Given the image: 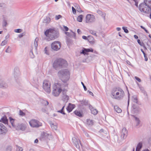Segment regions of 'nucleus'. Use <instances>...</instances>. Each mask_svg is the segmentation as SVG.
I'll return each instance as SVG.
<instances>
[{
	"label": "nucleus",
	"instance_id": "5",
	"mask_svg": "<svg viewBox=\"0 0 151 151\" xmlns=\"http://www.w3.org/2000/svg\"><path fill=\"white\" fill-rule=\"evenodd\" d=\"M53 67L57 70L66 67L67 65V61L64 60L60 58L55 60L53 63Z\"/></svg>",
	"mask_w": 151,
	"mask_h": 151
},
{
	"label": "nucleus",
	"instance_id": "7",
	"mask_svg": "<svg viewBox=\"0 0 151 151\" xmlns=\"http://www.w3.org/2000/svg\"><path fill=\"white\" fill-rule=\"evenodd\" d=\"M43 88L44 90L47 93L50 92V84L47 81H44L43 83Z\"/></svg>",
	"mask_w": 151,
	"mask_h": 151
},
{
	"label": "nucleus",
	"instance_id": "4",
	"mask_svg": "<svg viewBox=\"0 0 151 151\" xmlns=\"http://www.w3.org/2000/svg\"><path fill=\"white\" fill-rule=\"evenodd\" d=\"M58 75L63 83H67L70 78V74L69 71L66 69L62 70H60L58 73Z\"/></svg>",
	"mask_w": 151,
	"mask_h": 151
},
{
	"label": "nucleus",
	"instance_id": "20",
	"mask_svg": "<svg viewBox=\"0 0 151 151\" xmlns=\"http://www.w3.org/2000/svg\"><path fill=\"white\" fill-rule=\"evenodd\" d=\"M17 127L18 129H20L22 131L24 130L26 128V125L23 124H18Z\"/></svg>",
	"mask_w": 151,
	"mask_h": 151
},
{
	"label": "nucleus",
	"instance_id": "58",
	"mask_svg": "<svg viewBox=\"0 0 151 151\" xmlns=\"http://www.w3.org/2000/svg\"><path fill=\"white\" fill-rule=\"evenodd\" d=\"M44 51H45V53L47 54V55H48V53L47 51V47H45L44 50Z\"/></svg>",
	"mask_w": 151,
	"mask_h": 151
},
{
	"label": "nucleus",
	"instance_id": "42",
	"mask_svg": "<svg viewBox=\"0 0 151 151\" xmlns=\"http://www.w3.org/2000/svg\"><path fill=\"white\" fill-rule=\"evenodd\" d=\"M7 41L5 40H4L1 44V45L2 46H3L5 45L7 43Z\"/></svg>",
	"mask_w": 151,
	"mask_h": 151
},
{
	"label": "nucleus",
	"instance_id": "9",
	"mask_svg": "<svg viewBox=\"0 0 151 151\" xmlns=\"http://www.w3.org/2000/svg\"><path fill=\"white\" fill-rule=\"evenodd\" d=\"M61 47V43L59 41H55L51 44V48L55 51L59 50Z\"/></svg>",
	"mask_w": 151,
	"mask_h": 151
},
{
	"label": "nucleus",
	"instance_id": "14",
	"mask_svg": "<svg viewBox=\"0 0 151 151\" xmlns=\"http://www.w3.org/2000/svg\"><path fill=\"white\" fill-rule=\"evenodd\" d=\"M93 50L92 48L87 49L85 48H83L82 50L80 52V54H83L84 55H88V53L89 52H93Z\"/></svg>",
	"mask_w": 151,
	"mask_h": 151
},
{
	"label": "nucleus",
	"instance_id": "35",
	"mask_svg": "<svg viewBox=\"0 0 151 151\" xmlns=\"http://www.w3.org/2000/svg\"><path fill=\"white\" fill-rule=\"evenodd\" d=\"M141 51L142 52L144 55V58H145V61H147L148 60V58L147 57V55L144 51L142 49H141Z\"/></svg>",
	"mask_w": 151,
	"mask_h": 151
},
{
	"label": "nucleus",
	"instance_id": "36",
	"mask_svg": "<svg viewBox=\"0 0 151 151\" xmlns=\"http://www.w3.org/2000/svg\"><path fill=\"white\" fill-rule=\"evenodd\" d=\"M87 124L89 125H93V122L92 120L88 119L87 120Z\"/></svg>",
	"mask_w": 151,
	"mask_h": 151
},
{
	"label": "nucleus",
	"instance_id": "11",
	"mask_svg": "<svg viewBox=\"0 0 151 151\" xmlns=\"http://www.w3.org/2000/svg\"><path fill=\"white\" fill-rule=\"evenodd\" d=\"M7 131L6 127L3 124L0 123V135H4Z\"/></svg>",
	"mask_w": 151,
	"mask_h": 151
},
{
	"label": "nucleus",
	"instance_id": "64",
	"mask_svg": "<svg viewBox=\"0 0 151 151\" xmlns=\"http://www.w3.org/2000/svg\"><path fill=\"white\" fill-rule=\"evenodd\" d=\"M101 15L104 18V19H105V14L102 13V14Z\"/></svg>",
	"mask_w": 151,
	"mask_h": 151
},
{
	"label": "nucleus",
	"instance_id": "17",
	"mask_svg": "<svg viewBox=\"0 0 151 151\" xmlns=\"http://www.w3.org/2000/svg\"><path fill=\"white\" fill-rule=\"evenodd\" d=\"M7 84L3 80L0 79V88H6L8 87Z\"/></svg>",
	"mask_w": 151,
	"mask_h": 151
},
{
	"label": "nucleus",
	"instance_id": "27",
	"mask_svg": "<svg viewBox=\"0 0 151 151\" xmlns=\"http://www.w3.org/2000/svg\"><path fill=\"white\" fill-rule=\"evenodd\" d=\"M142 147V143L141 142H139L137 145L136 148V150L139 151L140 150Z\"/></svg>",
	"mask_w": 151,
	"mask_h": 151
},
{
	"label": "nucleus",
	"instance_id": "23",
	"mask_svg": "<svg viewBox=\"0 0 151 151\" xmlns=\"http://www.w3.org/2000/svg\"><path fill=\"white\" fill-rule=\"evenodd\" d=\"M87 40L91 44H93L94 43V39L91 36H89L88 37Z\"/></svg>",
	"mask_w": 151,
	"mask_h": 151
},
{
	"label": "nucleus",
	"instance_id": "63",
	"mask_svg": "<svg viewBox=\"0 0 151 151\" xmlns=\"http://www.w3.org/2000/svg\"><path fill=\"white\" fill-rule=\"evenodd\" d=\"M65 34L67 35V36H68L70 37L71 36L70 33L69 32H65Z\"/></svg>",
	"mask_w": 151,
	"mask_h": 151
},
{
	"label": "nucleus",
	"instance_id": "3",
	"mask_svg": "<svg viewBox=\"0 0 151 151\" xmlns=\"http://www.w3.org/2000/svg\"><path fill=\"white\" fill-rule=\"evenodd\" d=\"M46 36L45 39L47 41H50L57 38L58 36V32L53 29H49L45 32Z\"/></svg>",
	"mask_w": 151,
	"mask_h": 151
},
{
	"label": "nucleus",
	"instance_id": "56",
	"mask_svg": "<svg viewBox=\"0 0 151 151\" xmlns=\"http://www.w3.org/2000/svg\"><path fill=\"white\" fill-rule=\"evenodd\" d=\"M147 46H148V48L149 49V50H150V51L151 52V44L149 45L147 44Z\"/></svg>",
	"mask_w": 151,
	"mask_h": 151
},
{
	"label": "nucleus",
	"instance_id": "39",
	"mask_svg": "<svg viewBox=\"0 0 151 151\" xmlns=\"http://www.w3.org/2000/svg\"><path fill=\"white\" fill-rule=\"evenodd\" d=\"M50 21V19L49 17H47L46 19H45L43 22L45 23H48Z\"/></svg>",
	"mask_w": 151,
	"mask_h": 151
},
{
	"label": "nucleus",
	"instance_id": "25",
	"mask_svg": "<svg viewBox=\"0 0 151 151\" xmlns=\"http://www.w3.org/2000/svg\"><path fill=\"white\" fill-rule=\"evenodd\" d=\"M0 122H2L5 124H6L8 123V120L6 116H4L1 118Z\"/></svg>",
	"mask_w": 151,
	"mask_h": 151
},
{
	"label": "nucleus",
	"instance_id": "47",
	"mask_svg": "<svg viewBox=\"0 0 151 151\" xmlns=\"http://www.w3.org/2000/svg\"><path fill=\"white\" fill-rule=\"evenodd\" d=\"M41 110L43 112H45L47 114V109L46 107L42 108Z\"/></svg>",
	"mask_w": 151,
	"mask_h": 151
},
{
	"label": "nucleus",
	"instance_id": "43",
	"mask_svg": "<svg viewBox=\"0 0 151 151\" xmlns=\"http://www.w3.org/2000/svg\"><path fill=\"white\" fill-rule=\"evenodd\" d=\"M89 32L92 34L96 36V31L93 30H89Z\"/></svg>",
	"mask_w": 151,
	"mask_h": 151
},
{
	"label": "nucleus",
	"instance_id": "59",
	"mask_svg": "<svg viewBox=\"0 0 151 151\" xmlns=\"http://www.w3.org/2000/svg\"><path fill=\"white\" fill-rule=\"evenodd\" d=\"M63 27H64V28L65 31H67L69 29L67 27L64 26Z\"/></svg>",
	"mask_w": 151,
	"mask_h": 151
},
{
	"label": "nucleus",
	"instance_id": "61",
	"mask_svg": "<svg viewBox=\"0 0 151 151\" xmlns=\"http://www.w3.org/2000/svg\"><path fill=\"white\" fill-rule=\"evenodd\" d=\"M97 13L99 15H101L102 14V12L100 10L97 11Z\"/></svg>",
	"mask_w": 151,
	"mask_h": 151
},
{
	"label": "nucleus",
	"instance_id": "33",
	"mask_svg": "<svg viewBox=\"0 0 151 151\" xmlns=\"http://www.w3.org/2000/svg\"><path fill=\"white\" fill-rule=\"evenodd\" d=\"M114 109L116 112L117 113H120L122 112V110L117 106H115L114 107Z\"/></svg>",
	"mask_w": 151,
	"mask_h": 151
},
{
	"label": "nucleus",
	"instance_id": "48",
	"mask_svg": "<svg viewBox=\"0 0 151 151\" xmlns=\"http://www.w3.org/2000/svg\"><path fill=\"white\" fill-rule=\"evenodd\" d=\"M62 17V16L60 15H56L55 17V19L56 20H58Z\"/></svg>",
	"mask_w": 151,
	"mask_h": 151
},
{
	"label": "nucleus",
	"instance_id": "52",
	"mask_svg": "<svg viewBox=\"0 0 151 151\" xmlns=\"http://www.w3.org/2000/svg\"><path fill=\"white\" fill-rule=\"evenodd\" d=\"M140 27L141 28L144 29L147 33H149L148 31L142 26H141Z\"/></svg>",
	"mask_w": 151,
	"mask_h": 151
},
{
	"label": "nucleus",
	"instance_id": "55",
	"mask_svg": "<svg viewBox=\"0 0 151 151\" xmlns=\"http://www.w3.org/2000/svg\"><path fill=\"white\" fill-rule=\"evenodd\" d=\"M73 13V14H75L76 13V10L74 7L73 6L72 7Z\"/></svg>",
	"mask_w": 151,
	"mask_h": 151
},
{
	"label": "nucleus",
	"instance_id": "12",
	"mask_svg": "<svg viewBox=\"0 0 151 151\" xmlns=\"http://www.w3.org/2000/svg\"><path fill=\"white\" fill-rule=\"evenodd\" d=\"M63 90L62 96V99L64 102H67L69 100V96L66 94L67 90L65 89Z\"/></svg>",
	"mask_w": 151,
	"mask_h": 151
},
{
	"label": "nucleus",
	"instance_id": "38",
	"mask_svg": "<svg viewBox=\"0 0 151 151\" xmlns=\"http://www.w3.org/2000/svg\"><path fill=\"white\" fill-rule=\"evenodd\" d=\"M12 147L11 146H7L6 149V151H11L12 150Z\"/></svg>",
	"mask_w": 151,
	"mask_h": 151
},
{
	"label": "nucleus",
	"instance_id": "54",
	"mask_svg": "<svg viewBox=\"0 0 151 151\" xmlns=\"http://www.w3.org/2000/svg\"><path fill=\"white\" fill-rule=\"evenodd\" d=\"M81 83L83 86L84 90L86 91L87 90V88L86 86L84 85V84L83 83V82H81Z\"/></svg>",
	"mask_w": 151,
	"mask_h": 151
},
{
	"label": "nucleus",
	"instance_id": "26",
	"mask_svg": "<svg viewBox=\"0 0 151 151\" xmlns=\"http://www.w3.org/2000/svg\"><path fill=\"white\" fill-rule=\"evenodd\" d=\"M14 74L16 76H19L20 74V72L18 68H15L14 69Z\"/></svg>",
	"mask_w": 151,
	"mask_h": 151
},
{
	"label": "nucleus",
	"instance_id": "30",
	"mask_svg": "<svg viewBox=\"0 0 151 151\" xmlns=\"http://www.w3.org/2000/svg\"><path fill=\"white\" fill-rule=\"evenodd\" d=\"M38 38H36L35 39V42H34V46L35 47V49L37 50V47L38 46Z\"/></svg>",
	"mask_w": 151,
	"mask_h": 151
},
{
	"label": "nucleus",
	"instance_id": "46",
	"mask_svg": "<svg viewBox=\"0 0 151 151\" xmlns=\"http://www.w3.org/2000/svg\"><path fill=\"white\" fill-rule=\"evenodd\" d=\"M19 114L21 116H23L25 115V114L22 110H20L19 112Z\"/></svg>",
	"mask_w": 151,
	"mask_h": 151
},
{
	"label": "nucleus",
	"instance_id": "28",
	"mask_svg": "<svg viewBox=\"0 0 151 151\" xmlns=\"http://www.w3.org/2000/svg\"><path fill=\"white\" fill-rule=\"evenodd\" d=\"M83 17V15H80L78 17L77 19V20L79 22H81L82 21Z\"/></svg>",
	"mask_w": 151,
	"mask_h": 151
},
{
	"label": "nucleus",
	"instance_id": "29",
	"mask_svg": "<svg viewBox=\"0 0 151 151\" xmlns=\"http://www.w3.org/2000/svg\"><path fill=\"white\" fill-rule=\"evenodd\" d=\"M133 116L134 118L135 121H136V122L137 123L136 126H138L139 125V124L140 122V121L139 119L137 117H136L134 115H133Z\"/></svg>",
	"mask_w": 151,
	"mask_h": 151
},
{
	"label": "nucleus",
	"instance_id": "37",
	"mask_svg": "<svg viewBox=\"0 0 151 151\" xmlns=\"http://www.w3.org/2000/svg\"><path fill=\"white\" fill-rule=\"evenodd\" d=\"M23 149L18 145H16V151H22Z\"/></svg>",
	"mask_w": 151,
	"mask_h": 151
},
{
	"label": "nucleus",
	"instance_id": "6",
	"mask_svg": "<svg viewBox=\"0 0 151 151\" xmlns=\"http://www.w3.org/2000/svg\"><path fill=\"white\" fill-rule=\"evenodd\" d=\"M139 9L141 12L149 13L151 10V5H147L144 3H141L139 6Z\"/></svg>",
	"mask_w": 151,
	"mask_h": 151
},
{
	"label": "nucleus",
	"instance_id": "40",
	"mask_svg": "<svg viewBox=\"0 0 151 151\" xmlns=\"http://www.w3.org/2000/svg\"><path fill=\"white\" fill-rule=\"evenodd\" d=\"M132 99L133 102L137 103L138 101L137 99L135 96H133L132 98Z\"/></svg>",
	"mask_w": 151,
	"mask_h": 151
},
{
	"label": "nucleus",
	"instance_id": "19",
	"mask_svg": "<svg viewBox=\"0 0 151 151\" xmlns=\"http://www.w3.org/2000/svg\"><path fill=\"white\" fill-rule=\"evenodd\" d=\"M75 108V105L70 103H69L68 106L66 108L67 110L68 113L71 112Z\"/></svg>",
	"mask_w": 151,
	"mask_h": 151
},
{
	"label": "nucleus",
	"instance_id": "53",
	"mask_svg": "<svg viewBox=\"0 0 151 151\" xmlns=\"http://www.w3.org/2000/svg\"><path fill=\"white\" fill-rule=\"evenodd\" d=\"M134 78H135V79L136 80H137V81H138L139 82H141V79L139 78L138 77H137V76H135Z\"/></svg>",
	"mask_w": 151,
	"mask_h": 151
},
{
	"label": "nucleus",
	"instance_id": "8",
	"mask_svg": "<svg viewBox=\"0 0 151 151\" xmlns=\"http://www.w3.org/2000/svg\"><path fill=\"white\" fill-rule=\"evenodd\" d=\"M29 123L30 126L33 127L38 128L42 126V123L36 119L31 120Z\"/></svg>",
	"mask_w": 151,
	"mask_h": 151
},
{
	"label": "nucleus",
	"instance_id": "60",
	"mask_svg": "<svg viewBox=\"0 0 151 151\" xmlns=\"http://www.w3.org/2000/svg\"><path fill=\"white\" fill-rule=\"evenodd\" d=\"M30 55L32 58H34V55H33V52L31 51L30 52Z\"/></svg>",
	"mask_w": 151,
	"mask_h": 151
},
{
	"label": "nucleus",
	"instance_id": "1",
	"mask_svg": "<svg viewBox=\"0 0 151 151\" xmlns=\"http://www.w3.org/2000/svg\"><path fill=\"white\" fill-rule=\"evenodd\" d=\"M67 86V83L65 84L60 82L55 83L53 87L52 95L55 96H58L60 93L63 91V90L65 89L64 88Z\"/></svg>",
	"mask_w": 151,
	"mask_h": 151
},
{
	"label": "nucleus",
	"instance_id": "15",
	"mask_svg": "<svg viewBox=\"0 0 151 151\" xmlns=\"http://www.w3.org/2000/svg\"><path fill=\"white\" fill-rule=\"evenodd\" d=\"M140 108L139 106L133 104L132 108V112L134 114H137Z\"/></svg>",
	"mask_w": 151,
	"mask_h": 151
},
{
	"label": "nucleus",
	"instance_id": "16",
	"mask_svg": "<svg viewBox=\"0 0 151 151\" xmlns=\"http://www.w3.org/2000/svg\"><path fill=\"white\" fill-rule=\"evenodd\" d=\"M73 143L77 148L79 147V142L80 140L78 139H77L75 137H73L72 139Z\"/></svg>",
	"mask_w": 151,
	"mask_h": 151
},
{
	"label": "nucleus",
	"instance_id": "57",
	"mask_svg": "<svg viewBox=\"0 0 151 151\" xmlns=\"http://www.w3.org/2000/svg\"><path fill=\"white\" fill-rule=\"evenodd\" d=\"M77 10L79 12H82L79 7H77Z\"/></svg>",
	"mask_w": 151,
	"mask_h": 151
},
{
	"label": "nucleus",
	"instance_id": "44",
	"mask_svg": "<svg viewBox=\"0 0 151 151\" xmlns=\"http://www.w3.org/2000/svg\"><path fill=\"white\" fill-rule=\"evenodd\" d=\"M7 24V23L6 20L4 19L2 25L3 27H5Z\"/></svg>",
	"mask_w": 151,
	"mask_h": 151
},
{
	"label": "nucleus",
	"instance_id": "24",
	"mask_svg": "<svg viewBox=\"0 0 151 151\" xmlns=\"http://www.w3.org/2000/svg\"><path fill=\"white\" fill-rule=\"evenodd\" d=\"M74 113L77 116L80 117H82L83 116L82 113L79 111L77 110H76L74 112Z\"/></svg>",
	"mask_w": 151,
	"mask_h": 151
},
{
	"label": "nucleus",
	"instance_id": "51",
	"mask_svg": "<svg viewBox=\"0 0 151 151\" xmlns=\"http://www.w3.org/2000/svg\"><path fill=\"white\" fill-rule=\"evenodd\" d=\"M9 46L6 50V52L9 53L11 52V50L9 49Z\"/></svg>",
	"mask_w": 151,
	"mask_h": 151
},
{
	"label": "nucleus",
	"instance_id": "49",
	"mask_svg": "<svg viewBox=\"0 0 151 151\" xmlns=\"http://www.w3.org/2000/svg\"><path fill=\"white\" fill-rule=\"evenodd\" d=\"M57 112H58L60 113L63 114H65V112L64 111H63V109H61L60 110L58 111Z\"/></svg>",
	"mask_w": 151,
	"mask_h": 151
},
{
	"label": "nucleus",
	"instance_id": "34",
	"mask_svg": "<svg viewBox=\"0 0 151 151\" xmlns=\"http://www.w3.org/2000/svg\"><path fill=\"white\" fill-rule=\"evenodd\" d=\"M139 88H140V90L141 91L142 93H143L144 95H147V93L145 91L144 88L143 87H142L140 86H139Z\"/></svg>",
	"mask_w": 151,
	"mask_h": 151
},
{
	"label": "nucleus",
	"instance_id": "45",
	"mask_svg": "<svg viewBox=\"0 0 151 151\" xmlns=\"http://www.w3.org/2000/svg\"><path fill=\"white\" fill-rule=\"evenodd\" d=\"M122 29L124 30V32L126 33H128L129 32V31L127 29V28L125 27H122Z\"/></svg>",
	"mask_w": 151,
	"mask_h": 151
},
{
	"label": "nucleus",
	"instance_id": "21",
	"mask_svg": "<svg viewBox=\"0 0 151 151\" xmlns=\"http://www.w3.org/2000/svg\"><path fill=\"white\" fill-rule=\"evenodd\" d=\"M49 124L50 125L52 129L53 130H57L58 126L57 124H54L52 122H50Z\"/></svg>",
	"mask_w": 151,
	"mask_h": 151
},
{
	"label": "nucleus",
	"instance_id": "2",
	"mask_svg": "<svg viewBox=\"0 0 151 151\" xmlns=\"http://www.w3.org/2000/svg\"><path fill=\"white\" fill-rule=\"evenodd\" d=\"M112 97L116 99L120 100L123 99L125 94L123 90L120 88L113 89L111 92Z\"/></svg>",
	"mask_w": 151,
	"mask_h": 151
},
{
	"label": "nucleus",
	"instance_id": "31",
	"mask_svg": "<svg viewBox=\"0 0 151 151\" xmlns=\"http://www.w3.org/2000/svg\"><path fill=\"white\" fill-rule=\"evenodd\" d=\"M9 119L10 121V122L12 124V126L13 127H14L15 126L14 124V122L15 121V119H13L11 117H9Z\"/></svg>",
	"mask_w": 151,
	"mask_h": 151
},
{
	"label": "nucleus",
	"instance_id": "22",
	"mask_svg": "<svg viewBox=\"0 0 151 151\" xmlns=\"http://www.w3.org/2000/svg\"><path fill=\"white\" fill-rule=\"evenodd\" d=\"M89 108L91 112V113L93 114L96 115L98 113V111L93 107L91 105H89Z\"/></svg>",
	"mask_w": 151,
	"mask_h": 151
},
{
	"label": "nucleus",
	"instance_id": "18",
	"mask_svg": "<svg viewBox=\"0 0 151 151\" xmlns=\"http://www.w3.org/2000/svg\"><path fill=\"white\" fill-rule=\"evenodd\" d=\"M127 131L125 128H123L122 130L121 137L123 139H125L127 137Z\"/></svg>",
	"mask_w": 151,
	"mask_h": 151
},
{
	"label": "nucleus",
	"instance_id": "13",
	"mask_svg": "<svg viewBox=\"0 0 151 151\" xmlns=\"http://www.w3.org/2000/svg\"><path fill=\"white\" fill-rule=\"evenodd\" d=\"M50 136L51 135L50 134L46 132H44L42 133L40 139L41 141H43L49 138Z\"/></svg>",
	"mask_w": 151,
	"mask_h": 151
},
{
	"label": "nucleus",
	"instance_id": "62",
	"mask_svg": "<svg viewBox=\"0 0 151 151\" xmlns=\"http://www.w3.org/2000/svg\"><path fill=\"white\" fill-rule=\"evenodd\" d=\"M137 42L140 45V46H142V43L140 41V40H139V39H138L137 40Z\"/></svg>",
	"mask_w": 151,
	"mask_h": 151
},
{
	"label": "nucleus",
	"instance_id": "32",
	"mask_svg": "<svg viewBox=\"0 0 151 151\" xmlns=\"http://www.w3.org/2000/svg\"><path fill=\"white\" fill-rule=\"evenodd\" d=\"M144 3L145 4L147 5H150V4H151V0H144Z\"/></svg>",
	"mask_w": 151,
	"mask_h": 151
},
{
	"label": "nucleus",
	"instance_id": "10",
	"mask_svg": "<svg viewBox=\"0 0 151 151\" xmlns=\"http://www.w3.org/2000/svg\"><path fill=\"white\" fill-rule=\"evenodd\" d=\"M86 23L92 22L95 21L94 16L92 14H87L86 17Z\"/></svg>",
	"mask_w": 151,
	"mask_h": 151
},
{
	"label": "nucleus",
	"instance_id": "50",
	"mask_svg": "<svg viewBox=\"0 0 151 151\" xmlns=\"http://www.w3.org/2000/svg\"><path fill=\"white\" fill-rule=\"evenodd\" d=\"M6 6V5L4 3H0V7L1 8H5Z\"/></svg>",
	"mask_w": 151,
	"mask_h": 151
},
{
	"label": "nucleus",
	"instance_id": "41",
	"mask_svg": "<svg viewBox=\"0 0 151 151\" xmlns=\"http://www.w3.org/2000/svg\"><path fill=\"white\" fill-rule=\"evenodd\" d=\"M22 30L20 29H15L14 30V32L17 33H20L22 32Z\"/></svg>",
	"mask_w": 151,
	"mask_h": 151
}]
</instances>
